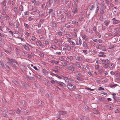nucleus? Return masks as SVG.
<instances>
[{
	"mask_svg": "<svg viewBox=\"0 0 120 120\" xmlns=\"http://www.w3.org/2000/svg\"><path fill=\"white\" fill-rule=\"evenodd\" d=\"M116 95V94L114 93H113V98H114L115 100V104L116 105H118V104H119L120 103V101H119V99L118 97L115 96V95Z\"/></svg>",
	"mask_w": 120,
	"mask_h": 120,
	"instance_id": "obj_1",
	"label": "nucleus"
},
{
	"mask_svg": "<svg viewBox=\"0 0 120 120\" xmlns=\"http://www.w3.org/2000/svg\"><path fill=\"white\" fill-rule=\"evenodd\" d=\"M75 86L74 84L72 85L70 83H68V84L67 87L69 90H74L75 89Z\"/></svg>",
	"mask_w": 120,
	"mask_h": 120,
	"instance_id": "obj_2",
	"label": "nucleus"
},
{
	"mask_svg": "<svg viewBox=\"0 0 120 120\" xmlns=\"http://www.w3.org/2000/svg\"><path fill=\"white\" fill-rule=\"evenodd\" d=\"M1 4L2 6V8L3 10L5 11L8 10V9L7 8V6L6 5V3L4 0L2 2Z\"/></svg>",
	"mask_w": 120,
	"mask_h": 120,
	"instance_id": "obj_3",
	"label": "nucleus"
},
{
	"mask_svg": "<svg viewBox=\"0 0 120 120\" xmlns=\"http://www.w3.org/2000/svg\"><path fill=\"white\" fill-rule=\"evenodd\" d=\"M68 70L71 71H76V68L75 67H72L70 65H69L66 68Z\"/></svg>",
	"mask_w": 120,
	"mask_h": 120,
	"instance_id": "obj_4",
	"label": "nucleus"
},
{
	"mask_svg": "<svg viewBox=\"0 0 120 120\" xmlns=\"http://www.w3.org/2000/svg\"><path fill=\"white\" fill-rule=\"evenodd\" d=\"M63 46L66 47L67 50L69 51H71V46L67 43L64 44Z\"/></svg>",
	"mask_w": 120,
	"mask_h": 120,
	"instance_id": "obj_5",
	"label": "nucleus"
},
{
	"mask_svg": "<svg viewBox=\"0 0 120 120\" xmlns=\"http://www.w3.org/2000/svg\"><path fill=\"white\" fill-rule=\"evenodd\" d=\"M7 59L11 61L12 64H16L17 65V63L16 62V61L15 59H9L8 58H7Z\"/></svg>",
	"mask_w": 120,
	"mask_h": 120,
	"instance_id": "obj_6",
	"label": "nucleus"
},
{
	"mask_svg": "<svg viewBox=\"0 0 120 120\" xmlns=\"http://www.w3.org/2000/svg\"><path fill=\"white\" fill-rule=\"evenodd\" d=\"M48 1L47 2L46 4L47 5V6L50 7L51 5L52 4L53 1L52 0H48Z\"/></svg>",
	"mask_w": 120,
	"mask_h": 120,
	"instance_id": "obj_7",
	"label": "nucleus"
},
{
	"mask_svg": "<svg viewBox=\"0 0 120 120\" xmlns=\"http://www.w3.org/2000/svg\"><path fill=\"white\" fill-rule=\"evenodd\" d=\"M36 45L37 46H40L42 48L44 46L41 43V42L39 41H37L36 42Z\"/></svg>",
	"mask_w": 120,
	"mask_h": 120,
	"instance_id": "obj_8",
	"label": "nucleus"
},
{
	"mask_svg": "<svg viewBox=\"0 0 120 120\" xmlns=\"http://www.w3.org/2000/svg\"><path fill=\"white\" fill-rule=\"evenodd\" d=\"M68 42L70 44L72 45H75V43L73 41L69 38L68 39Z\"/></svg>",
	"mask_w": 120,
	"mask_h": 120,
	"instance_id": "obj_9",
	"label": "nucleus"
},
{
	"mask_svg": "<svg viewBox=\"0 0 120 120\" xmlns=\"http://www.w3.org/2000/svg\"><path fill=\"white\" fill-rule=\"evenodd\" d=\"M14 25L16 28H18L19 25V23L18 21H16L14 22Z\"/></svg>",
	"mask_w": 120,
	"mask_h": 120,
	"instance_id": "obj_10",
	"label": "nucleus"
},
{
	"mask_svg": "<svg viewBox=\"0 0 120 120\" xmlns=\"http://www.w3.org/2000/svg\"><path fill=\"white\" fill-rule=\"evenodd\" d=\"M120 22L119 21L116 20L115 18H113V24H117Z\"/></svg>",
	"mask_w": 120,
	"mask_h": 120,
	"instance_id": "obj_11",
	"label": "nucleus"
},
{
	"mask_svg": "<svg viewBox=\"0 0 120 120\" xmlns=\"http://www.w3.org/2000/svg\"><path fill=\"white\" fill-rule=\"evenodd\" d=\"M72 24H75L76 26H78V22L75 21V20H73L72 21Z\"/></svg>",
	"mask_w": 120,
	"mask_h": 120,
	"instance_id": "obj_12",
	"label": "nucleus"
},
{
	"mask_svg": "<svg viewBox=\"0 0 120 120\" xmlns=\"http://www.w3.org/2000/svg\"><path fill=\"white\" fill-rule=\"evenodd\" d=\"M73 9L72 12L73 14H75L77 12V8H73Z\"/></svg>",
	"mask_w": 120,
	"mask_h": 120,
	"instance_id": "obj_13",
	"label": "nucleus"
},
{
	"mask_svg": "<svg viewBox=\"0 0 120 120\" xmlns=\"http://www.w3.org/2000/svg\"><path fill=\"white\" fill-rule=\"evenodd\" d=\"M58 112L60 114L62 115H63L66 113V112L65 111H59Z\"/></svg>",
	"mask_w": 120,
	"mask_h": 120,
	"instance_id": "obj_14",
	"label": "nucleus"
},
{
	"mask_svg": "<svg viewBox=\"0 0 120 120\" xmlns=\"http://www.w3.org/2000/svg\"><path fill=\"white\" fill-rule=\"evenodd\" d=\"M40 3L39 1H36L34 4L35 6H38L40 4Z\"/></svg>",
	"mask_w": 120,
	"mask_h": 120,
	"instance_id": "obj_15",
	"label": "nucleus"
},
{
	"mask_svg": "<svg viewBox=\"0 0 120 120\" xmlns=\"http://www.w3.org/2000/svg\"><path fill=\"white\" fill-rule=\"evenodd\" d=\"M73 8H78V6L77 4L74 3L73 5Z\"/></svg>",
	"mask_w": 120,
	"mask_h": 120,
	"instance_id": "obj_16",
	"label": "nucleus"
},
{
	"mask_svg": "<svg viewBox=\"0 0 120 120\" xmlns=\"http://www.w3.org/2000/svg\"><path fill=\"white\" fill-rule=\"evenodd\" d=\"M83 108L86 110H88L89 109L88 107L86 105H84V106Z\"/></svg>",
	"mask_w": 120,
	"mask_h": 120,
	"instance_id": "obj_17",
	"label": "nucleus"
},
{
	"mask_svg": "<svg viewBox=\"0 0 120 120\" xmlns=\"http://www.w3.org/2000/svg\"><path fill=\"white\" fill-rule=\"evenodd\" d=\"M66 37L68 39L69 38L70 39L71 38V35L69 34H67L66 35Z\"/></svg>",
	"mask_w": 120,
	"mask_h": 120,
	"instance_id": "obj_18",
	"label": "nucleus"
},
{
	"mask_svg": "<svg viewBox=\"0 0 120 120\" xmlns=\"http://www.w3.org/2000/svg\"><path fill=\"white\" fill-rule=\"evenodd\" d=\"M76 60H79L80 61H81L82 60V59L81 57L77 56L76 57Z\"/></svg>",
	"mask_w": 120,
	"mask_h": 120,
	"instance_id": "obj_19",
	"label": "nucleus"
},
{
	"mask_svg": "<svg viewBox=\"0 0 120 120\" xmlns=\"http://www.w3.org/2000/svg\"><path fill=\"white\" fill-rule=\"evenodd\" d=\"M103 47L100 45H98L96 46V48L98 49H100L102 48Z\"/></svg>",
	"mask_w": 120,
	"mask_h": 120,
	"instance_id": "obj_20",
	"label": "nucleus"
},
{
	"mask_svg": "<svg viewBox=\"0 0 120 120\" xmlns=\"http://www.w3.org/2000/svg\"><path fill=\"white\" fill-rule=\"evenodd\" d=\"M24 48L26 50H29V47L26 45L23 46Z\"/></svg>",
	"mask_w": 120,
	"mask_h": 120,
	"instance_id": "obj_21",
	"label": "nucleus"
},
{
	"mask_svg": "<svg viewBox=\"0 0 120 120\" xmlns=\"http://www.w3.org/2000/svg\"><path fill=\"white\" fill-rule=\"evenodd\" d=\"M64 79L65 81L67 83H68L69 82V80L68 77H65L64 78Z\"/></svg>",
	"mask_w": 120,
	"mask_h": 120,
	"instance_id": "obj_22",
	"label": "nucleus"
},
{
	"mask_svg": "<svg viewBox=\"0 0 120 120\" xmlns=\"http://www.w3.org/2000/svg\"><path fill=\"white\" fill-rule=\"evenodd\" d=\"M42 72L45 74H47L48 73V71L45 69H43Z\"/></svg>",
	"mask_w": 120,
	"mask_h": 120,
	"instance_id": "obj_23",
	"label": "nucleus"
},
{
	"mask_svg": "<svg viewBox=\"0 0 120 120\" xmlns=\"http://www.w3.org/2000/svg\"><path fill=\"white\" fill-rule=\"evenodd\" d=\"M66 19V17H62L61 19V22H64L65 21Z\"/></svg>",
	"mask_w": 120,
	"mask_h": 120,
	"instance_id": "obj_24",
	"label": "nucleus"
},
{
	"mask_svg": "<svg viewBox=\"0 0 120 120\" xmlns=\"http://www.w3.org/2000/svg\"><path fill=\"white\" fill-rule=\"evenodd\" d=\"M56 82L57 83L59 84L62 86V85L63 84H64V83L63 82H59L58 81H57L56 80H55Z\"/></svg>",
	"mask_w": 120,
	"mask_h": 120,
	"instance_id": "obj_25",
	"label": "nucleus"
},
{
	"mask_svg": "<svg viewBox=\"0 0 120 120\" xmlns=\"http://www.w3.org/2000/svg\"><path fill=\"white\" fill-rule=\"evenodd\" d=\"M2 115L4 117H8V115L6 113H4L2 112Z\"/></svg>",
	"mask_w": 120,
	"mask_h": 120,
	"instance_id": "obj_26",
	"label": "nucleus"
},
{
	"mask_svg": "<svg viewBox=\"0 0 120 120\" xmlns=\"http://www.w3.org/2000/svg\"><path fill=\"white\" fill-rule=\"evenodd\" d=\"M0 64L1 67L3 68H4V64L3 62L2 61H0Z\"/></svg>",
	"mask_w": 120,
	"mask_h": 120,
	"instance_id": "obj_27",
	"label": "nucleus"
},
{
	"mask_svg": "<svg viewBox=\"0 0 120 120\" xmlns=\"http://www.w3.org/2000/svg\"><path fill=\"white\" fill-rule=\"evenodd\" d=\"M99 18L101 21H102L103 19V17L101 15H99Z\"/></svg>",
	"mask_w": 120,
	"mask_h": 120,
	"instance_id": "obj_28",
	"label": "nucleus"
},
{
	"mask_svg": "<svg viewBox=\"0 0 120 120\" xmlns=\"http://www.w3.org/2000/svg\"><path fill=\"white\" fill-rule=\"evenodd\" d=\"M56 46L54 45H52L51 46V48L55 50H56Z\"/></svg>",
	"mask_w": 120,
	"mask_h": 120,
	"instance_id": "obj_29",
	"label": "nucleus"
},
{
	"mask_svg": "<svg viewBox=\"0 0 120 120\" xmlns=\"http://www.w3.org/2000/svg\"><path fill=\"white\" fill-rule=\"evenodd\" d=\"M22 105L23 106L26 105V101L24 100H22Z\"/></svg>",
	"mask_w": 120,
	"mask_h": 120,
	"instance_id": "obj_30",
	"label": "nucleus"
},
{
	"mask_svg": "<svg viewBox=\"0 0 120 120\" xmlns=\"http://www.w3.org/2000/svg\"><path fill=\"white\" fill-rule=\"evenodd\" d=\"M84 19L83 17L81 16L79 18V19L80 21H82Z\"/></svg>",
	"mask_w": 120,
	"mask_h": 120,
	"instance_id": "obj_31",
	"label": "nucleus"
},
{
	"mask_svg": "<svg viewBox=\"0 0 120 120\" xmlns=\"http://www.w3.org/2000/svg\"><path fill=\"white\" fill-rule=\"evenodd\" d=\"M104 23L105 24V25L107 26L108 25L109 23V22L107 21L106 20H105L104 21Z\"/></svg>",
	"mask_w": 120,
	"mask_h": 120,
	"instance_id": "obj_32",
	"label": "nucleus"
},
{
	"mask_svg": "<svg viewBox=\"0 0 120 120\" xmlns=\"http://www.w3.org/2000/svg\"><path fill=\"white\" fill-rule=\"evenodd\" d=\"M94 6L93 5H91L89 7V9L90 10H92L93 8H94Z\"/></svg>",
	"mask_w": 120,
	"mask_h": 120,
	"instance_id": "obj_33",
	"label": "nucleus"
},
{
	"mask_svg": "<svg viewBox=\"0 0 120 120\" xmlns=\"http://www.w3.org/2000/svg\"><path fill=\"white\" fill-rule=\"evenodd\" d=\"M8 113L10 114H13L15 112L12 110H9L8 111Z\"/></svg>",
	"mask_w": 120,
	"mask_h": 120,
	"instance_id": "obj_34",
	"label": "nucleus"
},
{
	"mask_svg": "<svg viewBox=\"0 0 120 120\" xmlns=\"http://www.w3.org/2000/svg\"><path fill=\"white\" fill-rule=\"evenodd\" d=\"M19 9L20 11H23V8L22 6H20L19 7Z\"/></svg>",
	"mask_w": 120,
	"mask_h": 120,
	"instance_id": "obj_35",
	"label": "nucleus"
},
{
	"mask_svg": "<svg viewBox=\"0 0 120 120\" xmlns=\"http://www.w3.org/2000/svg\"><path fill=\"white\" fill-rule=\"evenodd\" d=\"M66 16L68 18H70L71 16V14L70 13H68L67 14Z\"/></svg>",
	"mask_w": 120,
	"mask_h": 120,
	"instance_id": "obj_36",
	"label": "nucleus"
},
{
	"mask_svg": "<svg viewBox=\"0 0 120 120\" xmlns=\"http://www.w3.org/2000/svg\"><path fill=\"white\" fill-rule=\"evenodd\" d=\"M118 36H115L114 37H113V39H115V42L116 40H117L118 39ZM115 41V40H114Z\"/></svg>",
	"mask_w": 120,
	"mask_h": 120,
	"instance_id": "obj_37",
	"label": "nucleus"
},
{
	"mask_svg": "<svg viewBox=\"0 0 120 120\" xmlns=\"http://www.w3.org/2000/svg\"><path fill=\"white\" fill-rule=\"evenodd\" d=\"M82 45L85 48H86L87 46V44L85 42H83V43Z\"/></svg>",
	"mask_w": 120,
	"mask_h": 120,
	"instance_id": "obj_38",
	"label": "nucleus"
},
{
	"mask_svg": "<svg viewBox=\"0 0 120 120\" xmlns=\"http://www.w3.org/2000/svg\"><path fill=\"white\" fill-rule=\"evenodd\" d=\"M54 75L55 76L59 78L60 79H61V78L60 76H59L57 74H54Z\"/></svg>",
	"mask_w": 120,
	"mask_h": 120,
	"instance_id": "obj_39",
	"label": "nucleus"
},
{
	"mask_svg": "<svg viewBox=\"0 0 120 120\" xmlns=\"http://www.w3.org/2000/svg\"><path fill=\"white\" fill-rule=\"evenodd\" d=\"M42 9H45V8H46V6L45 5V4H42Z\"/></svg>",
	"mask_w": 120,
	"mask_h": 120,
	"instance_id": "obj_40",
	"label": "nucleus"
},
{
	"mask_svg": "<svg viewBox=\"0 0 120 120\" xmlns=\"http://www.w3.org/2000/svg\"><path fill=\"white\" fill-rule=\"evenodd\" d=\"M65 26L66 27L68 28H70L71 27L70 25L68 24H65Z\"/></svg>",
	"mask_w": 120,
	"mask_h": 120,
	"instance_id": "obj_41",
	"label": "nucleus"
},
{
	"mask_svg": "<svg viewBox=\"0 0 120 120\" xmlns=\"http://www.w3.org/2000/svg\"><path fill=\"white\" fill-rule=\"evenodd\" d=\"M53 9H50L49 10V12H48V13L49 14H50V13L51 12H53Z\"/></svg>",
	"mask_w": 120,
	"mask_h": 120,
	"instance_id": "obj_42",
	"label": "nucleus"
},
{
	"mask_svg": "<svg viewBox=\"0 0 120 120\" xmlns=\"http://www.w3.org/2000/svg\"><path fill=\"white\" fill-rule=\"evenodd\" d=\"M52 26L53 27H56L57 26V25L55 23H53L52 24Z\"/></svg>",
	"mask_w": 120,
	"mask_h": 120,
	"instance_id": "obj_43",
	"label": "nucleus"
},
{
	"mask_svg": "<svg viewBox=\"0 0 120 120\" xmlns=\"http://www.w3.org/2000/svg\"><path fill=\"white\" fill-rule=\"evenodd\" d=\"M98 72L100 73H101L103 71V70L102 69H99L98 70Z\"/></svg>",
	"mask_w": 120,
	"mask_h": 120,
	"instance_id": "obj_44",
	"label": "nucleus"
},
{
	"mask_svg": "<svg viewBox=\"0 0 120 120\" xmlns=\"http://www.w3.org/2000/svg\"><path fill=\"white\" fill-rule=\"evenodd\" d=\"M100 13L101 14L103 15L104 13V12L103 10H102L100 11Z\"/></svg>",
	"mask_w": 120,
	"mask_h": 120,
	"instance_id": "obj_45",
	"label": "nucleus"
},
{
	"mask_svg": "<svg viewBox=\"0 0 120 120\" xmlns=\"http://www.w3.org/2000/svg\"><path fill=\"white\" fill-rule=\"evenodd\" d=\"M79 44L80 45H81L82 44V41L81 40V39L79 38Z\"/></svg>",
	"mask_w": 120,
	"mask_h": 120,
	"instance_id": "obj_46",
	"label": "nucleus"
},
{
	"mask_svg": "<svg viewBox=\"0 0 120 120\" xmlns=\"http://www.w3.org/2000/svg\"><path fill=\"white\" fill-rule=\"evenodd\" d=\"M63 65L64 66H67L68 64L67 63L64 62L63 63Z\"/></svg>",
	"mask_w": 120,
	"mask_h": 120,
	"instance_id": "obj_47",
	"label": "nucleus"
},
{
	"mask_svg": "<svg viewBox=\"0 0 120 120\" xmlns=\"http://www.w3.org/2000/svg\"><path fill=\"white\" fill-rule=\"evenodd\" d=\"M24 25L25 27H26L27 28L28 27H29V25H28L27 24H26V23H24Z\"/></svg>",
	"mask_w": 120,
	"mask_h": 120,
	"instance_id": "obj_48",
	"label": "nucleus"
},
{
	"mask_svg": "<svg viewBox=\"0 0 120 120\" xmlns=\"http://www.w3.org/2000/svg\"><path fill=\"white\" fill-rule=\"evenodd\" d=\"M113 35L115 36L118 37L119 34L118 33L116 32L114 33Z\"/></svg>",
	"mask_w": 120,
	"mask_h": 120,
	"instance_id": "obj_49",
	"label": "nucleus"
},
{
	"mask_svg": "<svg viewBox=\"0 0 120 120\" xmlns=\"http://www.w3.org/2000/svg\"><path fill=\"white\" fill-rule=\"evenodd\" d=\"M5 18L7 20H8L10 18L7 15H6L5 16Z\"/></svg>",
	"mask_w": 120,
	"mask_h": 120,
	"instance_id": "obj_50",
	"label": "nucleus"
},
{
	"mask_svg": "<svg viewBox=\"0 0 120 120\" xmlns=\"http://www.w3.org/2000/svg\"><path fill=\"white\" fill-rule=\"evenodd\" d=\"M76 66H77L78 67H79L80 66V64L79 62H76Z\"/></svg>",
	"mask_w": 120,
	"mask_h": 120,
	"instance_id": "obj_51",
	"label": "nucleus"
},
{
	"mask_svg": "<svg viewBox=\"0 0 120 120\" xmlns=\"http://www.w3.org/2000/svg\"><path fill=\"white\" fill-rule=\"evenodd\" d=\"M29 13V11H26L24 12L25 15H28Z\"/></svg>",
	"mask_w": 120,
	"mask_h": 120,
	"instance_id": "obj_52",
	"label": "nucleus"
},
{
	"mask_svg": "<svg viewBox=\"0 0 120 120\" xmlns=\"http://www.w3.org/2000/svg\"><path fill=\"white\" fill-rule=\"evenodd\" d=\"M93 30L94 31L96 32L97 30V28L95 26H94L93 27Z\"/></svg>",
	"mask_w": 120,
	"mask_h": 120,
	"instance_id": "obj_53",
	"label": "nucleus"
},
{
	"mask_svg": "<svg viewBox=\"0 0 120 120\" xmlns=\"http://www.w3.org/2000/svg\"><path fill=\"white\" fill-rule=\"evenodd\" d=\"M99 56L100 57H104L106 56V55L104 54H101L99 55Z\"/></svg>",
	"mask_w": 120,
	"mask_h": 120,
	"instance_id": "obj_54",
	"label": "nucleus"
},
{
	"mask_svg": "<svg viewBox=\"0 0 120 120\" xmlns=\"http://www.w3.org/2000/svg\"><path fill=\"white\" fill-rule=\"evenodd\" d=\"M63 41L62 39L60 40L59 41V44H61L62 43Z\"/></svg>",
	"mask_w": 120,
	"mask_h": 120,
	"instance_id": "obj_55",
	"label": "nucleus"
},
{
	"mask_svg": "<svg viewBox=\"0 0 120 120\" xmlns=\"http://www.w3.org/2000/svg\"><path fill=\"white\" fill-rule=\"evenodd\" d=\"M14 10V11L15 13L17 11V8L16 7H14L13 8Z\"/></svg>",
	"mask_w": 120,
	"mask_h": 120,
	"instance_id": "obj_56",
	"label": "nucleus"
},
{
	"mask_svg": "<svg viewBox=\"0 0 120 120\" xmlns=\"http://www.w3.org/2000/svg\"><path fill=\"white\" fill-rule=\"evenodd\" d=\"M85 89H87L88 90L90 91H93L94 90V89H91L90 88L88 87H86L85 88Z\"/></svg>",
	"mask_w": 120,
	"mask_h": 120,
	"instance_id": "obj_57",
	"label": "nucleus"
},
{
	"mask_svg": "<svg viewBox=\"0 0 120 120\" xmlns=\"http://www.w3.org/2000/svg\"><path fill=\"white\" fill-rule=\"evenodd\" d=\"M105 63H106L107 64H108L109 63V61L108 60H105Z\"/></svg>",
	"mask_w": 120,
	"mask_h": 120,
	"instance_id": "obj_58",
	"label": "nucleus"
},
{
	"mask_svg": "<svg viewBox=\"0 0 120 120\" xmlns=\"http://www.w3.org/2000/svg\"><path fill=\"white\" fill-rule=\"evenodd\" d=\"M36 39V38L34 36H32L31 38V39L33 41H34Z\"/></svg>",
	"mask_w": 120,
	"mask_h": 120,
	"instance_id": "obj_59",
	"label": "nucleus"
},
{
	"mask_svg": "<svg viewBox=\"0 0 120 120\" xmlns=\"http://www.w3.org/2000/svg\"><path fill=\"white\" fill-rule=\"evenodd\" d=\"M114 112L115 113H118L119 112V110L117 109H115L114 111Z\"/></svg>",
	"mask_w": 120,
	"mask_h": 120,
	"instance_id": "obj_60",
	"label": "nucleus"
},
{
	"mask_svg": "<svg viewBox=\"0 0 120 120\" xmlns=\"http://www.w3.org/2000/svg\"><path fill=\"white\" fill-rule=\"evenodd\" d=\"M57 34H58V35H61V36L62 35V34L61 33V32H57Z\"/></svg>",
	"mask_w": 120,
	"mask_h": 120,
	"instance_id": "obj_61",
	"label": "nucleus"
},
{
	"mask_svg": "<svg viewBox=\"0 0 120 120\" xmlns=\"http://www.w3.org/2000/svg\"><path fill=\"white\" fill-rule=\"evenodd\" d=\"M117 77H119L120 76V74L118 73H115Z\"/></svg>",
	"mask_w": 120,
	"mask_h": 120,
	"instance_id": "obj_62",
	"label": "nucleus"
},
{
	"mask_svg": "<svg viewBox=\"0 0 120 120\" xmlns=\"http://www.w3.org/2000/svg\"><path fill=\"white\" fill-rule=\"evenodd\" d=\"M59 59L61 61H63L64 60V59L63 57H59Z\"/></svg>",
	"mask_w": 120,
	"mask_h": 120,
	"instance_id": "obj_63",
	"label": "nucleus"
},
{
	"mask_svg": "<svg viewBox=\"0 0 120 120\" xmlns=\"http://www.w3.org/2000/svg\"><path fill=\"white\" fill-rule=\"evenodd\" d=\"M27 119L28 120H33V118L30 117H28Z\"/></svg>",
	"mask_w": 120,
	"mask_h": 120,
	"instance_id": "obj_64",
	"label": "nucleus"
}]
</instances>
